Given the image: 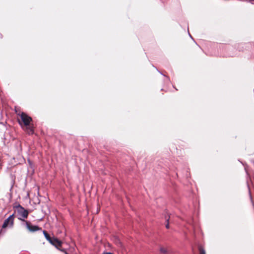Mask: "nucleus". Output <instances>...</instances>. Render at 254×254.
I'll list each match as a JSON object with an SVG mask.
<instances>
[{"instance_id": "39448f33", "label": "nucleus", "mask_w": 254, "mask_h": 254, "mask_svg": "<svg viewBox=\"0 0 254 254\" xmlns=\"http://www.w3.org/2000/svg\"><path fill=\"white\" fill-rule=\"evenodd\" d=\"M53 244H51L53 246H55L56 248L59 249V247H61L62 244V242L57 238H53Z\"/></svg>"}, {"instance_id": "1a4fd4ad", "label": "nucleus", "mask_w": 254, "mask_h": 254, "mask_svg": "<svg viewBox=\"0 0 254 254\" xmlns=\"http://www.w3.org/2000/svg\"><path fill=\"white\" fill-rule=\"evenodd\" d=\"M169 218L167 219L166 221L167 222V224H166V228L168 229L169 228Z\"/></svg>"}, {"instance_id": "6e6552de", "label": "nucleus", "mask_w": 254, "mask_h": 254, "mask_svg": "<svg viewBox=\"0 0 254 254\" xmlns=\"http://www.w3.org/2000/svg\"><path fill=\"white\" fill-rule=\"evenodd\" d=\"M160 252L164 254H168V251L165 248H161L160 249Z\"/></svg>"}, {"instance_id": "9d476101", "label": "nucleus", "mask_w": 254, "mask_h": 254, "mask_svg": "<svg viewBox=\"0 0 254 254\" xmlns=\"http://www.w3.org/2000/svg\"><path fill=\"white\" fill-rule=\"evenodd\" d=\"M104 254H113L112 253H110V252H107V253H104Z\"/></svg>"}, {"instance_id": "0eeeda50", "label": "nucleus", "mask_w": 254, "mask_h": 254, "mask_svg": "<svg viewBox=\"0 0 254 254\" xmlns=\"http://www.w3.org/2000/svg\"><path fill=\"white\" fill-rule=\"evenodd\" d=\"M198 249L199 254H205L204 247L202 246L201 245H198Z\"/></svg>"}, {"instance_id": "20e7f679", "label": "nucleus", "mask_w": 254, "mask_h": 254, "mask_svg": "<svg viewBox=\"0 0 254 254\" xmlns=\"http://www.w3.org/2000/svg\"><path fill=\"white\" fill-rule=\"evenodd\" d=\"M14 214L10 215L6 219H5L2 225V228H5L7 227H12L13 225Z\"/></svg>"}, {"instance_id": "423d86ee", "label": "nucleus", "mask_w": 254, "mask_h": 254, "mask_svg": "<svg viewBox=\"0 0 254 254\" xmlns=\"http://www.w3.org/2000/svg\"><path fill=\"white\" fill-rule=\"evenodd\" d=\"M43 234L44 235V236L46 238V239L51 244H53L54 242H53V238H51L50 236L49 235V234L45 231H43Z\"/></svg>"}, {"instance_id": "9b49d317", "label": "nucleus", "mask_w": 254, "mask_h": 254, "mask_svg": "<svg viewBox=\"0 0 254 254\" xmlns=\"http://www.w3.org/2000/svg\"><path fill=\"white\" fill-rule=\"evenodd\" d=\"M19 124H20L21 126H22V123H21L20 121L19 122Z\"/></svg>"}, {"instance_id": "f03ea898", "label": "nucleus", "mask_w": 254, "mask_h": 254, "mask_svg": "<svg viewBox=\"0 0 254 254\" xmlns=\"http://www.w3.org/2000/svg\"><path fill=\"white\" fill-rule=\"evenodd\" d=\"M18 213L19 216L21 217V219L24 220L26 218L28 215V211L24 209L20 204H17L14 206Z\"/></svg>"}, {"instance_id": "f257e3e1", "label": "nucleus", "mask_w": 254, "mask_h": 254, "mask_svg": "<svg viewBox=\"0 0 254 254\" xmlns=\"http://www.w3.org/2000/svg\"><path fill=\"white\" fill-rule=\"evenodd\" d=\"M20 117L22 123L26 127L27 132L29 134H33L34 133L33 128L30 125V123L32 121V118L23 112L20 114Z\"/></svg>"}, {"instance_id": "f8f14e48", "label": "nucleus", "mask_w": 254, "mask_h": 254, "mask_svg": "<svg viewBox=\"0 0 254 254\" xmlns=\"http://www.w3.org/2000/svg\"><path fill=\"white\" fill-rule=\"evenodd\" d=\"M189 35H190V36L191 38H192V37H191V35H190V33H189Z\"/></svg>"}, {"instance_id": "7ed1b4c3", "label": "nucleus", "mask_w": 254, "mask_h": 254, "mask_svg": "<svg viewBox=\"0 0 254 254\" xmlns=\"http://www.w3.org/2000/svg\"><path fill=\"white\" fill-rule=\"evenodd\" d=\"M19 219L21 221H23L24 222V224L23 225L25 226L26 228L30 232H34L41 229V228H39L38 226L32 225L30 222L25 221L20 218V217L19 218Z\"/></svg>"}]
</instances>
